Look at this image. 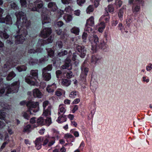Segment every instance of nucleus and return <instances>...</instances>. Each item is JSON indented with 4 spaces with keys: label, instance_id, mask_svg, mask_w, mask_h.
Here are the masks:
<instances>
[{
    "label": "nucleus",
    "instance_id": "5701e85b",
    "mask_svg": "<svg viewBox=\"0 0 152 152\" xmlns=\"http://www.w3.org/2000/svg\"><path fill=\"white\" fill-rule=\"evenodd\" d=\"M33 94L35 97L40 98L42 97V94L40 90L37 88L34 89L33 91Z\"/></svg>",
    "mask_w": 152,
    "mask_h": 152
},
{
    "label": "nucleus",
    "instance_id": "b1692460",
    "mask_svg": "<svg viewBox=\"0 0 152 152\" xmlns=\"http://www.w3.org/2000/svg\"><path fill=\"white\" fill-rule=\"evenodd\" d=\"M48 7L50 11L53 12L56 10L57 8L56 3L54 2H49L48 5Z\"/></svg>",
    "mask_w": 152,
    "mask_h": 152
},
{
    "label": "nucleus",
    "instance_id": "0e129e2a",
    "mask_svg": "<svg viewBox=\"0 0 152 152\" xmlns=\"http://www.w3.org/2000/svg\"><path fill=\"white\" fill-rule=\"evenodd\" d=\"M87 37V34L85 32H84L82 35V39L83 40V41L85 42V40L86 39Z\"/></svg>",
    "mask_w": 152,
    "mask_h": 152
},
{
    "label": "nucleus",
    "instance_id": "20e7f679",
    "mask_svg": "<svg viewBox=\"0 0 152 152\" xmlns=\"http://www.w3.org/2000/svg\"><path fill=\"white\" fill-rule=\"evenodd\" d=\"M20 104L21 105H26L30 114H33V113H36L39 110V103L38 102L32 101L31 100L23 101L21 102Z\"/></svg>",
    "mask_w": 152,
    "mask_h": 152
},
{
    "label": "nucleus",
    "instance_id": "c9c22d12",
    "mask_svg": "<svg viewBox=\"0 0 152 152\" xmlns=\"http://www.w3.org/2000/svg\"><path fill=\"white\" fill-rule=\"evenodd\" d=\"M105 27V25L104 22H101L99 25L98 30V31L100 32H102L104 29Z\"/></svg>",
    "mask_w": 152,
    "mask_h": 152
},
{
    "label": "nucleus",
    "instance_id": "4be33fe9",
    "mask_svg": "<svg viewBox=\"0 0 152 152\" xmlns=\"http://www.w3.org/2000/svg\"><path fill=\"white\" fill-rule=\"evenodd\" d=\"M43 51V49L41 48H37L35 50L34 49H30L28 50V53L30 54H33V55L38 54V53H41Z\"/></svg>",
    "mask_w": 152,
    "mask_h": 152
},
{
    "label": "nucleus",
    "instance_id": "9b49d317",
    "mask_svg": "<svg viewBox=\"0 0 152 152\" xmlns=\"http://www.w3.org/2000/svg\"><path fill=\"white\" fill-rule=\"evenodd\" d=\"M81 72L80 75L81 80L84 83H85L86 80V76L89 71V69L84 65H82L81 66Z\"/></svg>",
    "mask_w": 152,
    "mask_h": 152
},
{
    "label": "nucleus",
    "instance_id": "423d86ee",
    "mask_svg": "<svg viewBox=\"0 0 152 152\" xmlns=\"http://www.w3.org/2000/svg\"><path fill=\"white\" fill-rule=\"evenodd\" d=\"M51 118H47L45 119L42 117L39 118L37 120L36 124H34V126L37 127L38 126H42L46 125L48 126H50L52 123Z\"/></svg>",
    "mask_w": 152,
    "mask_h": 152
},
{
    "label": "nucleus",
    "instance_id": "cd10ccee",
    "mask_svg": "<svg viewBox=\"0 0 152 152\" xmlns=\"http://www.w3.org/2000/svg\"><path fill=\"white\" fill-rule=\"evenodd\" d=\"M57 119V122L59 123H62L66 121L67 118L66 116L64 115H60Z\"/></svg>",
    "mask_w": 152,
    "mask_h": 152
},
{
    "label": "nucleus",
    "instance_id": "774afa93",
    "mask_svg": "<svg viewBox=\"0 0 152 152\" xmlns=\"http://www.w3.org/2000/svg\"><path fill=\"white\" fill-rule=\"evenodd\" d=\"M80 10H78L74 11V14L76 16H78L80 15Z\"/></svg>",
    "mask_w": 152,
    "mask_h": 152
},
{
    "label": "nucleus",
    "instance_id": "e2e57ef3",
    "mask_svg": "<svg viewBox=\"0 0 152 152\" xmlns=\"http://www.w3.org/2000/svg\"><path fill=\"white\" fill-rule=\"evenodd\" d=\"M55 32L56 34L58 35H60L61 34L62 32V30L60 28H58L55 31Z\"/></svg>",
    "mask_w": 152,
    "mask_h": 152
},
{
    "label": "nucleus",
    "instance_id": "5fc2aeb1",
    "mask_svg": "<svg viewBox=\"0 0 152 152\" xmlns=\"http://www.w3.org/2000/svg\"><path fill=\"white\" fill-rule=\"evenodd\" d=\"M20 3L22 7H25L27 6V1L26 0H20Z\"/></svg>",
    "mask_w": 152,
    "mask_h": 152
},
{
    "label": "nucleus",
    "instance_id": "c03bdc74",
    "mask_svg": "<svg viewBox=\"0 0 152 152\" xmlns=\"http://www.w3.org/2000/svg\"><path fill=\"white\" fill-rule=\"evenodd\" d=\"M78 93V92L76 91H72L70 94L69 97L72 99L76 97Z\"/></svg>",
    "mask_w": 152,
    "mask_h": 152
},
{
    "label": "nucleus",
    "instance_id": "4468645a",
    "mask_svg": "<svg viewBox=\"0 0 152 152\" xmlns=\"http://www.w3.org/2000/svg\"><path fill=\"white\" fill-rule=\"evenodd\" d=\"M53 40V38L51 36H50L46 40L42 39H39L37 43V45L41 46L44 45L46 44L52 43Z\"/></svg>",
    "mask_w": 152,
    "mask_h": 152
},
{
    "label": "nucleus",
    "instance_id": "f257e3e1",
    "mask_svg": "<svg viewBox=\"0 0 152 152\" xmlns=\"http://www.w3.org/2000/svg\"><path fill=\"white\" fill-rule=\"evenodd\" d=\"M8 60L2 67V72H0L1 76H6L9 70L15 66L19 62L18 58L14 56L10 58ZM19 85L18 81H15L10 85L5 84L3 83L2 78L0 77V96L4 95L5 91V95L7 96H9V94L17 92L19 88Z\"/></svg>",
    "mask_w": 152,
    "mask_h": 152
},
{
    "label": "nucleus",
    "instance_id": "69168bd1",
    "mask_svg": "<svg viewBox=\"0 0 152 152\" xmlns=\"http://www.w3.org/2000/svg\"><path fill=\"white\" fill-rule=\"evenodd\" d=\"M101 0H95L94 2L95 6L97 7L99 4V1Z\"/></svg>",
    "mask_w": 152,
    "mask_h": 152
},
{
    "label": "nucleus",
    "instance_id": "72a5a7b5",
    "mask_svg": "<svg viewBox=\"0 0 152 152\" xmlns=\"http://www.w3.org/2000/svg\"><path fill=\"white\" fill-rule=\"evenodd\" d=\"M118 29L121 31L122 32H125L126 33L128 32V31L126 29L124 26L121 23H119L118 24Z\"/></svg>",
    "mask_w": 152,
    "mask_h": 152
},
{
    "label": "nucleus",
    "instance_id": "4c0bfd02",
    "mask_svg": "<svg viewBox=\"0 0 152 152\" xmlns=\"http://www.w3.org/2000/svg\"><path fill=\"white\" fill-rule=\"evenodd\" d=\"M17 69L19 72L25 71L27 69V67L25 65H20L18 66L17 67Z\"/></svg>",
    "mask_w": 152,
    "mask_h": 152
},
{
    "label": "nucleus",
    "instance_id": "7c9ffc66",
    "mask_svg": "<svg viewBox=\"0 0 152 152\" xmlns=\"http://www.w3.org/2000/svg\"><path fill=\"white\" fill-rule=\"evenodd\" d=\"M16 76V74L13 71L11 72L7 75L6 80L8 81H10L11 80Z\"/></svg>",
    "mask_w": 152,
    "mask_h": 152
},
{
    "label": "nucleus",
    "instance_id": "c756f323",
    "mask_svg": "<svg viewBox=\"0 0 152 152\" xmlns=\"http://www.w3.org/2000/svg\"><path fill=\"white\" fill-rule=\"evenodd\" d=\"M66 111V110L64 107H63L62 105H60L58 110V115H64Z\"/></svg>",
    "mask_w": 152,
    "mask_h": 152
},
{
    "label": "nucleus",
    "instance_id": "a19ab883",
    "mask_svg": "<svg viewBox=\"0 0 152 152\" xmlns=\"http://www.w3.org/2000/svg\"><path fill=\"white\" fill-rule=\"evenodd\" d=\"M64 138L66 139H67L68 138H70L72 139V142H73L75 140V138L71 134H70L69 133H67L64 136Z\"/></svg>",
    "mask_w": 152,
    "mask_h": 152
},
{
    "label": "nucleus",
    "instance_id": "9d476101",
    "mask_svg": "<svg viewBox=\"0 0 152 152\" xmlns=\"http://www.w3.org/2000/svg\"><path fill=\"white\" fill-rule=\"evenodd\" d=\"M44 111L43 115L46 116L51 115V106L49 104V102L48 101H44L43 103Z\"/></svg>",
    "mask_w": 152,
    "mask_h": 152
},
{
    "label": "nucleus",
    "instance_id": "58836bf2",
    "mask_svg": "<svg viewBox=\"0 0 152 152\" xmlns=\"http://www.w3.org/2000/svg\"><path fill=\"white\" fill-rule=\"evenodd\" d=\"M46 49L48 52V55L51 57H53L54 56V50L51 48H46Z\"/></svg>",
    "mask_w": 152,
    "mask_h": 152
},
{
    "label": "nucleus",
    "instance_id": "4d7b16f0",
    "mask_svg": "<svg viewBox=\"0 0 152 152\" xmlns=\"http://www.w3.org/2000/svg\"><path fill=\"white\" fill-rule=\"evenodd\" d=\"M77 4L80 6H82L86 2V0H77Z\"/></svg>",
    "mask_w": 152,
    "mask_h": 152
},
{
    "label": "nucleus",
    "instance_id": "1a4fd4ad",
    "mask_svg": "<svg viewBox=\"0 0 152 152\" xmlns=\"http://www.w3.org/2000/svg\"><path fill=\"white\" fill-rule=\"evenodd\" d=\"M74 48L81 58H84L85 56L86 50L83 46L75 44L74 45Z\"/></svg>",
    "mask_w": 152,
    "mask_h": 152
},
{
    "label": "nucleus",
    "instance_id": "864d4df0",
    "mask_svg": "<svg viewBox=\"0 0 152 152\" xmlns=\"http://www.w3.org/2000/svg\"><path fill=\"white\" fill-rule=\"evenodd\" d=\"M73 76L72 72L70 71L67 72L66 74V77L69 79L71 78Z\"/></svg>",
    "mask_w": 152,
    "mask_h": 152
},
{
    "label": "nucleus",
    "instance_id": "dca6fc26",
    "mask_svg": "<svg viewBox=\"0 0 152 152\" xmlns=\"http://www.w3.org/2000/svg\"><path fill=\"white\" fill-rule=\"evenodd\" d=\"M45 61V59L44 58H41L38 60L34 59L33 58H31L29 60L28 63L31 65H34L36 64H42Z\"/></svg>",
    "mask_w": 152,
    "mask_h": 152
},
{
    "label": "nucleus",
    "instance_id": "a878e982",
    "mask_svg": "<svg viewBox=\"0 0 152 152\" xmlns=\"http://www.w3.org/2000/svg\"><path fill=\"white\" fill-rule=\"evenodd\" d=\"M8 109L4 107H3L0 111V118L1 119L5 120L6 116V112Z\"/></svg>",
    "mask_w": 152,
    "mask_h": 152
},
{
    "label": "nucleus",
    "instance_id": "39448f33",
    "mask_svg": "<svg viewBox=\"0 0 152 152\" xmlns=\"http://www.w3.org/2000/svg\"><path fill=\"white\" fill-rule=\"evenodd\" d=\"M38 72L37 70H31L30 72L31 75L27 76L25 78L26 82L31 85H35L37 82H38Z\"/></svg>",
    "mask_w": 152,
    "mask_h": 152
},
{
    "label": "nucleus",
    "instance_id": "79ce46f5",
    "mask_svg": "<svg viewBox=\"0 0 152 152\" xmlns=\"http://www.w3.org/2000/svg\"><path fill=\"white\" fill-rule=\"evenodd\" d=\"M132 9L134 12H138L140 9V5H134L132 7Z\"/></svg>",
    "mask_w": 152,
    "mask_h": 152
},
{
    "label": "nucleus",
    "instance_id": "2eb2a0df",
    "mask_svg": "<svg viewBox=\"0 0 152 152\" xmlns=\"http://www.w3.org/2000/svg\"><path fill=\"white\" fill-rule=\"evenodd\" d=\"M94 24V18L93 16H91L87 20L85 29L87 31L91 30V28L89 26H93Z\"/></svg>",
    "mask_w": 152,
    "mask_h": 152
},
{
    "label": "nucleus",
    "instance_id": "a18cd8bd",
    "mask_svg": "<svg viewBox=\"0 0 152 152\" xmlns=\"http://www.w3.org/2000/svg\"><path fill=\"white\" fill-rule=\"evenodd\" d=\"M67 34L63 32L62 34L61 35V39L63 41H66L67 39Z\"/></svg>",
    "mask_w": 152,
    "mask_h": 152
},
{
    "label": "nucleus",
    "instance_id": "338daca9",
    "mask_svg": "<svg viewBox=\"0 0 152 152\" xmlns=\"http://www.w3.org/2000/svg\"><path fill=\"white\" fill-rule=\"evenodd\" d=\"M62 73V72L61 70H57L56 72V76L57 78H58L59 76Z\"/></svg>",
    "mask_w": 152,
    "mask_h": 152
},
{
    "label": "nucleus",
    "instance_id": "473e14b6",
    "mask_svg": "<svg viewBox=\"0 0 152 152\" xmlns=\"http://www.w3.org/2000/svg\"><path fill=\"white\" fill-rule=\"evenodd\" d=\"M92 40L94 42L95 44V47L99 43L100 41L97 36L95 34H94L93 35Z\"/></svg>",
    "mask_w": 152,
    "mask_h": 152
},
{
    "label": "nucleus",
    "instance_id": "6e6d98bb",
    "mask_svg": "<svg viewBox=\"0 0 152 152\" xmlns=\"http://www.w3.org/2000/svg\"><path fill=\"white\" fill-rule=\"evenodd\" d=\"M121 0H116L115 3V5L118 7H120L122 4Z\"/></svg>",
    "mask_w": 152,
    "mask_h": 152
},
{
    "label": "nucleus",
    "instance_id": "ddd939ff",
    "mask_svg": "<svg viewBox=\"0 0 152 152\" xmlns=\"http://www.w3.org/2000/svg\"><path fill=\"white\" fill-rule=\"evenodd\" d=\"M52 33V29L49 27H45L43 28L41 31L40 36L44 39L48 37Z\"/></svg>",
    "mask_w": 152,
    "mask_h": 152
},
{
    "label": "nucleus",
    "instance_id": "e433bc0d",
    "mask_svg": "<svg viewBox=\"0 0 152 152\" xmlns=\"http://www.w3.org/2000/svg\"><path fill=\"white\" fill-rule=\"evenodd\" d=\"M133 21V18L130 17H128L126 20V26L129 27L131 24V23Z\"/></svg>",
    "mask_w": 152,
    "mask_h": 152
},
{
    "label": "nucleus",
    "instance_id": "393cba45",
    "mask_svg": "<svg viewBox=\"0 0 152 152\" xmlns=\"http://www.w3.org/2000/svg\"><path fill=\"white\" fill-rule=\"evenodd\" d=\"M106 13L105 14L102 15L100 18L101 20H104L106 23L109 22L110 18V17L109 15L108 12L107 11V8L105 9Z\"/></svg>",
    "mask_w": 152,
    "mask_h": 152
},
{
    "label": "nucleus",
    "instance_id": "0eeeda50",
    "mask_svg": "<svg viewBox=\"0 0 152 152\" xmlns=\"http://www.w3.org/2000/svg\"><path fill=\"white\" fill-rule=\"evenodd\" d=\"M4 11V10L0 7V22L2 23H4L6 24H12V18L9 14L7 15L5 18H2V15Z\"/></svg>",
    "mask_w": 152,
    "mask_h": 152
},
{
    "label": "nucleus",
    "instance_id": "6ab92c4d",
    "mask_svg": "<svg viewBox=\"0 0 152 152\" xmlns=\"http://www.w3.org/2000/svg\"><path fill=\"white\" fill-rule=\"evenodd\" d=\"M71 60L66 59L65 60L64 65L61 66L63 69H66L68 70H70L72 69V65L71 63Z\"/></svg>",
    "mask_w": 152,
    "mask_h": 152
},
{
    "label": "nucleus",
    "instance_id": "49530a36",
    "mask_svg": "<svg viewBox=\"0 0 152 152\" xmlns=\"http://www.w3.org/2000/svg\"><path fill=\"white\" fill-rule=\"evenodd\" d=\"M68 52L66 50H62L61 52L58 53V56H61L67 54Z\"/></svg>",
    "mask_w": 152,
    "mask_h": 152
},
{
    "label": "nucleus",
    "instance_id": "7ed1b4c3",
    "mask_svg": "<svg viewBox=\"0 0 152 152\" xmlns=\"http://www.w3.org/2000/svg\"><path fill=\"white\" fill-rule=\"evenodd\" d=\"M29 9L31 11H36L41 13L43 28L45 24L50 23L51 20L48 15L45 13L43 10V2L41 0H30L28 5Z\"/></svg>",
    "mask_w": 152,
    "mask_h": 152
},
{
    "label": "nucleus",
    "instance_id": "bb28decb",
    "mask_svg": "<svg viewBox=\"0 0 152 152\" xmlns=\"http://www.w3.org/2000/svg\"><path fill=\"white\" fill-rule=\"evenodd\" d=\"M71 82V81L69 79H63L61 80V84L63 86L67 87L70 85Z\"/></svg>",
    "mask_w": 152,
    "mask_h": 152
},
{
    "label": "nucleus",
    "instance_id": "aec40b11",
    "mask_svg": "<svg viewBox=\"0 0 152 152\" xmlns=\"http://www.w3.org/2000/svg\"><path fill=\"white\" fill-rule=\"evenodd\" d=\"M0 36L1 38L5 39H8L9 37L2 27H0Z\"/></svg>",
    "mask_w": 152,
    "mask_h": 152
},
{
    "label": "nucleus",
    "instance_id": "c85d7f7f",
    "mask_svg": "<svg viewBox=\"0 0 152 152\" xmlns=\"http://www.w3.org/2000/svg\"><path fill=\"white\" fill-rule=\"evenodd\" d=\"M35 146L37 150H39L41 148L42 144L39 137L36 139L35 141Z\"/></svg>",
    "mask_w": 152,
    "mask_h": 152
},
{
    "label": "nucleus",
    "instance_id": "37998d69",
    "mask_svg": "<svg viewBox=\"0 0 152 152\" xmlns=\"http://www.w3.org/2000/svg\"><path fill=\"white\" fill-rule=\"evenodd\" d=\"M10 7L15 10L18 9V7L15 3L11 2L10 4Z\"/></svg>",
    "mask_w": 152,
    "mask_h": 152
},
{
    "label": "nucleus",
    "instance_id": "052dcab7",
    "mask_svg": "<svg viewBox=\"0 0 152 152\" xmlns=\"http://www.w3.org/2000/svg\"><path fill=\"white\" fill-rule=\"evenodd\" d=\"M64 25L63 22L61 21H58L57 22L56 24V26L58 27H60Z\"/></svg>",
    "mask_w": 152,
    "mask_h": 152
},
{
    "label": "nucleus",
    "instance_id": "2f4dec72",
    "mask_svg": "<svg viewBox=\"0 0 152 152\" xmlns=\"http://www.w3.org/2000/svg\"><path fill=\"white\" fill-rule=\"evenodd\" d=\"M124 8H122L119 10L118 13V17L121 21L123 19V17L124 15Z\"/></svg>",
    "mask_w": 152,
    "mask_h": 152
},
{
    "label": "nucleus",
    "instance_id": "8fccbe9b",
    "mask_svg": "<svg viewBox=\"0 0 152 152\" xmlns=\"http://www.w3.org/2000/svg\"><path fill=\"white\" fill-rule=\"evenodd\" d=\"M107 11L112 13H113L114 11V9L112 5H109L108 6Z\"/></svg>",
    "mask_w": 152,
    "mask_h": 152
},
{
    "label": "nucleus",
    "instance_id": "a211bd4d",
    "mask_svg": "<svg viewBox=\"0 0 152 152\" xmlns=\"http://www.w3.org/2000/svg\"><path fill=\"white\" fill-rule=\"evenodd\" d=\"M102 57L98 56H92L91 61L92 64H96L102 61Z\"/></svg>",
    "mask_w": 152,
    "mask_h": 152
},
{
    "label": "nucleus",
    "instance_id": "f3484780",
    "mask_svg": "<svg viewBox=\"0 0 152 152\" xmlns=\"http://www.w3.org/2000/svg\"><path fill=\"white\" fill-rule=\"evenodd\" d=\"M95 48L96 49H101L106 51L107 49L108 48V46L104 42V41L100 40L99 43Z\"/></svg>",
    "mask_w": 152,
    "mask_h": 152
},
{
    "label": "nucleus",
    "instance_id": "f03ea898",
    "mask_svg": "<svg viewBox=\"0 0 152 152\" xmlns=\"http://www.w3.org/2000/svg\"><path fill=\"white\" fill-rule=\"evenodd\" d=\"M15 15L17 17L16 25L18 29V35L15 36V44L17 45L23 43L25 40L27 34V29L30 26L31 22L27 20L26 14L22 11L16 12Z\"/></svg>",
    "mask_w": 152,
    "mask_h": 152
},
{
    "label": "nucleus",
    "instance_id": "ea45409f",
    "mask_svg": "<svg viewBox=\"0 0 152 152\" xmlns=\"http://www.w3.org/2000/svg\"><path fill=\"white\" fill-rule=\"evenodd\" d=\"M64 18L66 22H69L72 20V17L71 15L67 14L64 16Z\"/></svg>",
    "mask_w": 152,
    "mask_h": 152
},
{
    "label": "nucleus",
    "instance_id": "bf43d9fd",
    "mask_svg": "<svg viewBox=\"0 0 152 152\" xmlns=\"http://www.w3.org/2000/svg\"><path fill=\"white\" fill-rule=\"evenodd\" d=\"M23 116L27 120H28L30 118V115L26 112L23 113Z\"/></svg>",
    "mask_w": 152,
    "mask_h": 152
},
{
    "label": "nucleus",
    "instance_id": "de8ad7c7",
    "mask_svg": "<svg viewBox=\"0 0 152 152\" xmlns=\"http://www.w3.org/2000/svg\"><path fill=\"white\" fill-rule=\"evenodd\" d=\"M94 10L93 6L90 5L86 9V12L87 13L90 14L91 12H92Z\"/></svg>",
    "mask_w": 152,
    "mask_h": 152
},
{
    "label": "nucleus",
    "instance_id": "6e6552de",
    "mask_svg": "<svg viewBox=\"0 0 152 152\" xmlns=\"http://www.w3.org/2000/svg\"><path fill=\"white\" fill-rule=\"evenodd\" d=\"M52 65H49L47 67L44 68L42 70V75L43 79L46 81H49L51 78L50 73L48 72V71H51L52 69Z\"/></svg>",
    "mask_w": 152,
    "mask_h": 152
},
{
    "label": "nucleus",
    "instance_id": "603ef678",
    "mask_svg": "<svg viewBox=\"0 0 152 152\" xmlns=\"http://www.w3.org/2000/svg\"><path fill=\"white\" fill-rule=\"evenodd\" d=\"M64 11L66 13H70L72 12L71 7L70 6H68L65 8Z\"/></svg>",
    "mask_w": 152,
    "mask_h": 152
},
{
    "label": "nucleus",
    "instance_id": "412c9836",
    "mask_svg": "<svg viewBox=\"0 0 152 152\" xmlns=\"http://www.w3.org/2000/svg\"><path fill=\"white\" fill-rule=\"evenodd\" d=\"M56 88V84L54 83L52 85H48L46 89L48 92L53 93Z\"/></svg>",
    "mask_w": 152,
    "mask_h": 152
},
{
    "label": "nucleus",
    "instance_id": "3c124183",
    "mask_svg": "<svg viewBox=\"0 0 152 152\" xmlns=\"http://www.w3.org/2000/svg\"><path fill=\"white\" fill-rule=\"evenodd\" d=\"M56 46L59 48H61L63 46L62 42L61 41H58L56 42Z\"/></svg>",
    "mask_w": 152,
    "mask_h": 152
},
{
    "label": "nucleus",
    "instance_id": "f704fd0d",
    "mask_svg": "<svg viewBox=\"0 0 152 152\" xmlns=\"http://www.w3.org/2000/svg\"><path fill=\"white\" fill-rule=\"evenodd\" d=\"M71 33L75 34L76 35H78L79 34L80 29L78 27H73L70 30Z\"/></svg>",
    "mask_w": 152,
    "mask_h": 152
},
{
    "label": "nucleus",
    "instance_id": "f8f14e48",
    "mask_svg": "<svg viewBox=\"0 0 152 152\" xmlns=\"http://www.w3.org/2000/svg\"><path fill=\"white\" fill-rule=\"evenodd\" d=\"M39 137L42 142H43L42 145L43 146H45L48 144V147H50L55 142V140L54 137H53V140L49 142L48 138L47 137V136L44 137Z\"/></svg>",
    "mask_w": 152,
    "mask_h": 152
},
{
    "label": "nucleus",
    "instance_id": "680f3d73",
    "mask_svg": "<svg viewBox=\"0 0 152 152\" xmlns=\"http://www.w3.org/2000/svg\"><path fill=\"white\" fill-rule=\"evenodd\" d=\"M146 69L147 71H151L152 69V64L149 63L148 65L146 66Z\"/></svg>",
    "mask_w": 152,
    "mask_h": 152
},
{
    "label": "nucleus",
    "instance_id": "09e8293b",
    "mask_svg": "<svg viewBox=\"0 0 152 152\" xmlns=\"http://www.w3.org/2000/svg\"><path fill=\"white\" fill-rule=\"evenodd\" d=\"M31 126L29 125H27L25 126L23 130V132H28L30 131Z\"/></svg>",
    "mask_w": 152,
    "mask_h": 152
},
{
    "label": "nucleus",
    "instance_id": "13d9d810",
    "mask_svg": "<svg viewBox=\"0 0 152 152\" xmlns=\"http://www.w3.org/2000/svg\"><path fill=\"white\" fill-rule=\"evenodd\" d=\"M96 82H95L94 84V82L93 81L91 80L90 82V86H91V88L92 89L93 88V87H94V88L95 89L96 88Z\"/></svg>",
    "mask_w": 152,
    "mask_h": 152
}]
</instances>
